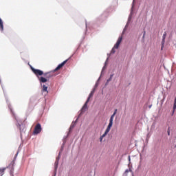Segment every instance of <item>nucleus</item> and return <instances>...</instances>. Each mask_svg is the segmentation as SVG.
<instances>
[{"instance_id":"423d86ee","label":"nucleus","mask_w":176,"mask_h":176,"mask_svg":"<svg viewBox=\"0 0 176 176\" xmlns=\"http://www.w3.org/2000/svg\"><path fill=\"white\" fill-rule=\"evenodd\" d=\"M167 36V33L165 32L162 36V47L161 50H163V48L164 47V43L166 42V37Z\"/></svg>"},{"instance_id":"6e6552de","label":"nucleus","mask_w":176,"mask_h":176,"mask_svg":"<svg viewBox=\"0 0 176 176\" xmlns=\"http://www.w3.org/2000/svg\"><path fill=\"white\" fill-rule=\"evenodd\" d=\"M43 76L49 80L50 79V78H53V73H52V72L44 73Z\"/></svg>"},{"instance_id":"39448f33","label":"nucleus","mask_w":176,"mask_h":176,"mask_svg":"<svg viewBox=\"0 0 176 176\" xmlns=\"http://www.w3.org/2000/svg\"><path fill=\"white\" fill-rule=\"evenodd\" d=\"M111 127H112V124H109L106 130H105V131H104V133H103L102 135H101L102 138H104V137H107V134H108V133H109V131H111Z\"/></svg>"},{"instance_id":"aec40b11","label":"nucleus","mask_w":176,"mask_h":176,"mask_svg":"<svg viewBox=\"0 0 176 176\" xmlns=\"http://www.w3.org/2000/svg\"><path fill=\"white\" fill-rule=\"evenodd\" d=\"M111 80H112V78H109L107 80V82H111Z\"/></svg>"},{"instance_id":"5701e85b","label":"nucleus","mask_w":176,"mask_h":176,"mask_svg":"<svg viewBox=\"0 0 176 176\" xmlns=\"http://www.w3.org/2000/svg\"><path fill=\"white\" fill-rule=\"evenodd\" d=\"M151 107H152V105H150V106H149V108H151Z\"/></svg>"},{"instance_id":"f3484780","label":"nucleus","mask_w":176,"mask_h":176,"mask_svg":"<svg viewBox=\"0 0 176 176\" xmlns=\"http://www.w3.org/2000/svg\"><path fill=\"white\" fill-rule=\"evenodd\" d=\"M75 127V123L74 124H72L70 126V130H72V129H74Z\"/></svg>"},{"instance_id":"9d476101","label":"nucleus","mask_w":176,"mask_h":176,"mask_svg":"<svg viewBox=\"0 0 176 176\" xmlns=\"http://www.w3.org/2000/svg\"><path fill=\"white\" fill-rule=\"evenodd\" d=\"M58 160H60V157H57L54 163V166H55V170H57V168H58Z\"/></svg>"},{"instance_id":"7ed1b4c3","label":"nucleus","mask_w":176,"mask_h":176,"mask_svg":"<svg viewBox=\"0 0 176 176\" xmlns=\"http://www.w3.org/2000/svg\"><path fill=\"white\" fill-rule=\"evenodd\" d=\"M41 131H42V126L38 123L35 126L33 133L34 134H39Z\"/></svg>"},{"instance_id":"f03ea898","label":"nucleus","mask_w":176,"mask_h":176,"mask_svg":"<svg viewBox=\"0 0 176 176\" xmlns=\"http://www.w3.org/2000/svg\"><path fill=\"white\" fill-rule=\"evenodd\" d=\"M31 69L32 72L37 76V78H39V76H42L43 75V71L39 70L38 69H35L31 66Z\"/></svg>"},{"instance_id":"dca6fc26","label":"nucleus","mask_w":176,"mask_h":176,"mask_svg":"<svg viewBox=\"0 0 176 176\" xmlns=\"http://www.w3.org/2000/svg\"><path fill=\"white\" fill-rule=\"evenodd\" d=\"M129 171H131V169L125 170L123 176H127V174H129Z\"/></svg>"},{"instance_id":"20e7f679","label":"nucleus","mask_w":176,"mask_h":176,"mask_svg":"<svg viewBox=\"0 0 176 176\" xmlns=\"http://www.w3.org/2000/svg\"><path fill=\"white\" fill-rule=\"evenodd\" d=\"M67 62H68V59L64 60L62 63L58 65V67L53 71V72H56V71H58V69H61L63 65H65V64H67Z\"/></svg>"},{"instance_id":"0eeeda50","label":"nucleus","mask_w":176,"mask_h":176,"mask_svg":"<svg viewBox=\"0 0 176 176\" xmlns=\"http://www.w3.org/2000/svg\"><path fill=\"white\" fill-rule=\"evenodd\" d=\"M116 113H118V109H116L114 111V113L112 114V116H111L110 119H109V124H111L113 126V118H115V115H116Z\"/></svg>"},{"instance_id":"1a4fd4ad","label":"nucleus","mask_w":176,"mask_h":176,"mask_svg":"<svg viewBox=\"0 0 176 176\" xmlns=\"http://www.w3.org/2000/svg\"><path fill=\"white\" fill-rule=\"evenodd\" d=\"M38 80L40 82V83H46V82H47V80H49L47 78H46V77H38Z\"/></svg>"},{"instance_id":"f257e3e1","label":"nucleus","mask_w":176,"mask_h":176,"mask_svg":"<svg viewBox=\"0 0 176 176\" xmlns=\"http://www.w3.org/2000/svg\"><path fill=\"white\" fill-rule=\"evenodd\" d=\"M94 89L93 91H91V93L89 95V97L87 100V101L85 102V104L83 105L82 109H81V112H85L86 109H87V104H89V101H90V99L91 98V97H93L94 96Z\"/></svg>"},{"instance_id":"2eb2a0df","label":"nucleus","mask_w":176,"mask_h":176,"mask_svg":"<svg viewBox=\"0 0 176 176\" xmlns=\"http://www.w3.org/2000/svg\"><path fill=\"white\" fill-rule=\"evenodd\" d=\"M120 45V44H119L118 43H116L114 45V49H119V46Z\"/></svg>"},{"instance_id":"6ab92c4d","label":"nucleus","mask_w":176,"mask_h":176,"mask_svg":"<svg viewBox=\"0 0 176 176\" xmlns=\"http://www.w3.org/2000/svg\"><path fill=\"white\" fill-rule=\"evenodd\" d=\"M102 138H102V136H100V142H102Z\"/></svg>"},{"instance_id":"ddd939ff","label":"nucleus","mask_w":176,"mask_h":176,"mask_svg":"<svg viewBox=\"0 0 176 176\" xmlns=\"http://www.w3.org/2000/svg\"><path fill=\"white\" fill-rule=\"evenodd\" d=\"M5 170H6V168H0V175L1 176H3V174H5Z\"/></svg>"},{"instance_id":"4be33fe9","label":"nucleus","mask_w":176,"mask_h":176,"mask_svg":"<svg viewBox=\"0 0 176 176\" xmlns=\"http://www.w3.org/2000/svg\"><path fill=\"white\" fill-rule=\"evenodd\" d=\"M112 78H113V74H111V75L110 76V78L112 79Z\"/></svg>"},{"instance_id":"4468645a","label":"nucleus","mask_w":176,"mask_h":176,"mask_svg":"<svg viewBox=\"0 0 176 176\" xmlns=\"http://www.w3.org/2000/svg\"><path fill=\"white\" fill-rule=\"evenodd\" d=\"M122 39H123V36H120V37L118 38V41H117L116 43L120 45V43H122Z\"/></svg>"},{"instance_id":"9b49d317","label":"nucleus","mask_w":176,"mask_h":176,"mask_svg":"<svg viewBox=\"0 0 176 176\" xmlns=\"http://www.w3.org/2000/svg\"><path fill=\"white\" fill-rule=\"evenodd\" d=\"M42 91H43V93H45V96H46V94H47V93H49V91H47V87H46V85L43 86Z\"/></svg>"},{"instance_id":"a211bd4d","label":"nucleus","mask_w":176,"mask_h":176,"mask_svg":"<svg viewBox=\"0 0 176 176\" xmlns=\"http://www.w3.org/2000/svg\"><path fill=\"white\" fill-rule=\"evenodd\" d=\"M115 49H116V48H115L114 47L112 48V50H111V54H113V53H115L116 51L115 50Z\"/></svg>"},{"instance_id":"412c9836","label":"nucleus","mask_w":176,"mask_h":176,"mask_svg":"<svg viewBox=\"0 0 176 176\" xmlns=\"http://www.w3.org/2000/svg\"><path fill=\"white\" fill-rule=\"evenodd\" d=\"M167 133H168V135H170V129H168Z\"/></svg>"},{"instance_id":"f8f14e48","label":"nucleus","mask_w":176,"mask_h":176,"mask_svg":"<svg viewBox=\"0 0 176 176\" xmlns=\"http://www.w3.org/2000/svg\"><path fill=\"white\" fill-rule=\"evenodd\" d=\"M0 30L1 31H3V21H2V19L0 18Z\"/></svg>"}]
</instances>
